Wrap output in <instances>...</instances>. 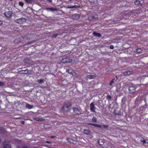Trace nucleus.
<instances>
[{
	"instance_id": "f257e3e1",
	"label": "nucleus",
	"mask_w": 148,
	"mask_h": 148,
	"mask_svg": "<svg viewBox=\"0 0 148 148\" xmlns=\"http://www.w3.org/2000/svg\"><path fill=\"white\" fill-rule=\"evenodd\" d=\"M71 106L70 102H68L64 104L62 108V110L63 112H68Z\"/></svg>"
},
{
	"instance_id": "f03ea898",
	"label": "nucleus",
	"mask_w": 148,
	"mask_h": 148,
	"mask_svg": "<svg viewBox=\"0 0 148 148\" xmlns=\"http://www.w3.org/2000/svg\"><path fill=\"white\" fill-rule=\"evenodd\" d=\"M72 109L74 115H79L82 113V110L79 107L77 108L73 107Z\"/></svg>"
},
{
	"instance_id": "7ed1b4c3",
	"label": "nucleus",
	"mask_w": 148,
	"mask_h": 148,
	"mask_svg": "<svg viewBox=\"0 0 148 148\" xmlns=\"http://www.w3.org/2000/svg\"><path fill=\"white\" fill-rule=\"evenodd\" d=\"M141 10L138 9L136 10H132V11H126V14H128L129 16H130L131 14H134L135 16L140 13Z\"/></svg>"
},
{
	"instance_id": "20e7f679",
	"label": "nucleus",
	"mask_w": 148,
	"mask_h": 148,
	"mask_svg": "<svg viewBox=\"0 0 148 148\" xmlns=\"http://www.w3.org/2000/svg\"><path fill=\"white\" fill-rule=\"evenodd\" d=\"M3 148H12L10 143L6 141V140L3 141Z\"/></svg>"
},
{
	"instance_id": "39448f33",
	"label": "nucleus",
	"mask_w": 148,
	"mask_h": 148,
	"mask_svg": "<svg viewBox=\"0 0 148 148\" xmlns=\"http://www.w3.org/2000/svg\"><path fill=\"white\" fill-rule=\"evenodd\" d=\"M26 19L24 18H21L15 20V21L19 24H22L26 21Z\"/></svg>"
},
{
	"instance_id": "423d86ee",
	"label": "nucleus",
	"mask_w": 148,
	"mask_h": 148,
	"mask_svg": "<svg viewBox=\"0 0 148 148\" xmlns=\"http://www.w3.org/2000/svg\"><path fill=\"white\" fill-rule=\"evenodd\" d=\"M90 111L93 112H95V110L96 109L95 107L94 103L92 102L91 103L90 105Z\"/></svg>"
},
{
	"instance_id": "0eeeda50",
	"label": "nucleus",
	"mask_w": 148,
	"mask_h": 148,
	"mask_svg": "<svg viewBox=\"0 0 148 148\" xmlns=\"http://www.w3.org/2000/svg\"><path fill=\"white\" fill-rule=\"evenodd\" d=\"M128 89L130 93H133L135 92L136 88L133 85H132L129 86Z\"/></svg>"
},
{
	"instance_id": "6e6552de",
	"label": "nucleus",
	"mask_w": 148,
	"mask_h": 148,
	"mask_svg": "<svg viewBox=\"0 0 148 148\" xmlns=\"http://www.w3.org/2000/svg\"><path fill=\"white\" fill-rule=\"evenodd\" d=\"M4 15L8 18H10L11 17L12 12L10 11L5 12L4 13Z\"/></svg>"
},
{
	"instance_id": "1a4fd4ad",
	"label": "nucleus",
	"mask_w": 148,
	"mask_h": 148,
	"mask_svg": "<svg viewBox=\"0 0 148 148\" xmlns=\"http://www.w3.org/2000/svg\"><path fill=\"white\" fill-rule=\"evenodd\" d=\"M61 62L63 63H68L70 62V60L68 58H63L61 60Z\"/></svg>"
},
{
	"instance_id": "9d476101",
	"label": "nucleus",
	"mask_w": 148,
	"mask_h": 148,
	"mask_svg": "<svg viewBox=\"0 0 148 148\" xmlns=\"http://www.w3.org/2000/svg\"><path fill=\"white\" fill-rule=\"evenodd\" d=\"M71 18L74 20H77L80 18V16L78 14H74L72 15Z\"/></svg>"
},
{
	"instance_id": "9b49d317",
	"label": "nucleus",
	"mask_w": 148,
	"mask_h": 148,
	"mask_svg": "<svg viewBox=\"0 0 148 148\" xmlns=\"http://www.w3.org/2000/svg\"><path fill=\"white\" fill-rule=\"evenodd\" d=\"M144 2L143 0H136L134 1V3L136 5L140 4L141 5Z\"/></svg>"
},
{
	"instance_id": "f8f14e48",
	"label": "nucleus",
	"mask_w": 148,
	"mask_h": 148,
	"mask_svg": "<svg viewBox=\"0 0 148 148\" xmlns=\"http://www.w3.org/2000/svg\"><path fill=\"white\" fill-rule=\"evenodd\" d=\"M88 125H91L92 126H94L95 127H99V128H101V125H99L97 124H95V123H88Z\"/></svg>"
},
{
	"instance_id": "ddd939ff",
	"label": "nucleus",
	"mask_w": 148,
	"mask_h": 148,
	"mask_svg": "<svg viewBox=\"0 0 148 148\" xmlns=\"http://www.w3.org/2000/svg\"><path fill=\"white\" fill-rule=\"evenodd\" d=\"M92 34L94 36L99 38H100L101 36V35L100 33H97L95 32H93Z\"/></svg>"
},
{
	"instance_id": "4468645a",
	"label": "nucleus",
	"mask_w": 148,
	"mask_h": 148,
	"mask_svg": "<svg viewBox=\"0 0 148 148\" xmlns=\"http://www.w3.org/2000/svg\"><path fill=\"white\" fill-rule=\"evenodd\" d=\"M25 107L26 108H27L29 109H31L33 108L32 105L27 103H26Z\"/></svg>"
},
{
	"instance_id": "2eb2a0df",
	"label": "nucleus",
	"mask_w": 148,
	"mask_h": 148,
	"mask_svg": "<svg viewBox=\"0 0 148 148\" xmlns=\"http://www.w3.org/2000/svg\"><path fill=\"white\" fill-rule=\"evenodd\" d=\"M32 36V34H29L25 35L24 36V38L26 40H29Z\"/></svg>"
},
{
	"instance_id": "dca6fc26",
	"label": "nucleus",
	"mask_w": 148,
	"mask_h": 148,
	"mask_svg": "<svg viewBox=\"0 0 148 148\" xmlns=\"http://www.w3.org/2000/svg\"><path fill=\"white\" fill-rule=\"evenodd\" d=\"M132 73V71L130 70H127L126 71H124L123 73V74L124 75H130Z\"/></svg>"
},
{
	"instance_id": "f3484780",
	"label": "nucleus",
	"mask_w": 148,
	"mask_h": 148,
	"mask_svg": "<svg viewBox=\"0 0 148 148\" xmlns=\"http://www.w3.org/2000/svg\"><path fill=\"white\" fill-rule=\"evenodd\" d=\"M143 51V50L140 48H138L136 49L134 51L135 53H141Z\"/></svg>"
},
{
	"instance_id": "a211bd4d",
	"label": "nucleus",
	"mask_w": 148,
	"mask_h": 148,
	"mask_svg": "<svg viewBox=\"0 0 148 148\" xmlns=\"http://www.w3.org/2000/svg\"><path fill=\"white\" fill-rule=\"evenodd\" d=\"M83 133L86 135H88L90 134L91 132L89 130L84 129V130Z\"/></svg>"
},
{
	"instance_id": "6ab92c4d",
	"label": "nucleus",
	"mask_w": 148,
	"mask_h": 148,
	"mask_svg": "<svg viewBox=\"0 0 148 148\" xmlns=\"http://www.w3.org/2000/svg\"><path fill=\"white\" fill-rule=\"evenodd\" d=\"M47 10L49 11H51L53 12L56 10V8H53V7H51L50 8H47Z\"/></svg>"
},
{
	"instance_id": "aec40b11",
	"label": "nucleus",
	"mask_w": 148,
	"mask_h": 148,
	"mask_svg": "<svg viewBox=\"0 0 148 148\" xmlns=\"http://www.w3.org/2000/svg\"><path fill=\"white\" fill-rule=\"evenodd\" d=\"M94 75H87L86 77V78L87 79H91L94 78Z\"/></svg>"
},
{
	"instance_id": "412c9836",
	"label": "nucleus",
	"mask_w": 148,
	"mask_h": 148,
	"mask_svg": "<svg viewBox=\"0 0 148 148\" xmlns=\"http://www.w3.org/2000/svg\"><path fill=\"white\" fill-rule=\"evenodd\" d=\"M140 140L141 141V142H143V144H145V143H148V142H146L145 139L143 138V137H141L140 138Z\"/></svg>"
},
{
	"instance_id": "4be33fe9",
	"label": "nucleus",
	"mask_w": 148,
	"mask_h": 148,
	"mask_svg": "<svg viewBox=\"0 0 148 148\" xmlns=\"http://www.w3.org/2000/svg\"><path fill=\"white\" fill-rule=\"evenodd\" d=\"M78 6L76 5H75L74 6H67L66 7V8H67L68 9H71V8H77Z\"/></svg>"
},
{
	"instance_id": "5701e85b",
	"label": "nucleus",
	"mask_w": 148,
	"mask_h": 148,
	"mask_svg": "<svg viewBox=\"0 0 148 148\" xmlns=\"http://www.w3.org/2000/svg\"><path fill=\"white\" fill-rule=\"evenodd\" d=\"M33 119L37 121H41L42 120V119L41 118L39 117H34L33 118Z\"/></svg>"
},
{
	"instance_id": "b1692460",
	"label": "nucleus",
	"mask_w": 148,
	"mask_h": 148,
	"mask_svg": "<svg viewBox=\"0 0 148 148\" xmlns=\"http://www.w3.org/2000/svg\"><path fill=\"white\" fill-rule=\"evenodd\" d=\"M97 118L95 116L93 117L92 119V121L93 122H97Z\"/></svg>"
},
{
	"instance_id": "393cba45",
	"label": "nucleus",
	"mask_w": 148,
	"mask_h": 148,
	"mask_svg": "<svg viewBox=\"0 0 148 148\" xmlns=\"http://www.w3.org/2000/svg\"><path fill=\"white\" fill-rule=\"evenodd\" d=\"M37 82L39 84L43 83L44 82V80L42 79H38L37 80Z\"/></svg>"
},
{
	"instance_id": "a878e982",
	"label": "nucleus",
	"mask_w": 148,
	"mask_h": 148,
	"mask_svg": "<svg viewBox=\"0 0 148 148\" xmlns=\"http://www.w3.org/2000/svg\"><path fill=\"white\" fill-rule=\"evenodd\" d=\"M115 79L113 78L112 79L111 81H110V84H109L110 86H111L112 85V84L114 83Z\"/></svg>"
},
{
	"instance_id": "bb28decb",
	"label": "nucleus",
	"mask_w": 148,
	"mask_h": 148,
	"mask_svg": "<svg viewBox=\"0 0 148 148\" xmlns=\"http://www.w3.org/2000/svg\"><path fill=\"white\" fill-rule=\"evenodd\" d=\"M23 71V72L22 73L24 74H27L29 73V70L27 69H26L24 71Z\"/></svg>"
},
{
	"instance_id": "cd10ccee",
	"label": "nucleus",
	"mask_w": 148,
	"mask_h": 148,
	"mask_svg": "<svg viewBox=\"0 0 148 148\" xmlns=\"http://www.w3.org/2000/svg\"><path fill=\"white\" fill-rule=\"evenodd\" d=\"M59 35V34H58V33L53 34L52 36V38H56Z\"/></svg>"
},
{
	"instance_id": "c85d7f7f",
	"label": "nucleus",
	"mask_w": 148,
	"mask_h": 148,
	"mask_svg": "<svg viewBox=\"0 0 148 148\" xmlns=\"http://www.w3.org/2000/svg\"><path fill=\"white\" fill-rule=\"evenodd\" d=\"M95 18L94 17V16H89L88 18V19L89 20H91L92 19Z\"/></svg>"
},
{
	"instance_id": "c756f323",
	"label": "nucleus",
	"mask_w": 148,
	"mask_h": 148,
	"mask_svg": "<svg viewBox=\"0 0 148 148\" xmlns=\"http://www.w3.org/2000/svg\"><path fill=\"white\" fill-rule=\"evenodd\" d=\"M88 1L91 3H94L97 1V0H88Z\"/></svg>"
},
{
	"instance_id": "7c9ffc66",
	"label": "nucleus",
	"mask_w": 148,
	"mask_h": 148,
	"mask_svg": "<svg viewBox=\"0 0 148 148\" xmlns=\"http://www.w3.org/2000/svg\"><path fill=\"white\" fill-rule=\"evenodd\" d=\"M112 98V97L109 95H108L107 96V99L109 100L110 99H111Z\"/></svg>"
},
{
	"instance_id": "2f4dec72",
	"label": "nucleus",
	"mask_w": 148,
	"mask_h": 148,
	"mask_svg": "<svg viewBox=\"0 0 148 148\" xmlns=\"http://www.w3.org/2000/svg\"><path fill=\"white\" fill-rule=\"evenodd\" d=\"M19 5L20 6L23 7V5H24V3L23 2H22V1H21L19 3Z\"/></svg>"
},
{
	"instance_id": "473e14b6",
	"label": "nucleus",
	"mask_w": 148,
	"mask_h": 148,
	"mask_svg": "<svg viewBox=\"0 0 148 148\" xmlns=\"http://www.w3.org/2000/svg\"><path fill=\"white\" fill-rule=\"evenodd\" d=\"M73 71L71 69H69L68 70V72L69 73H72L73 72Z\"/></svg>"
},
{
	"instance_id": "72a5a7b5",
	"label": "nucleus",
	"mask_w": 148,
	"mask_h": 148,
	"mask_svg": "<svg viewBox=\"0 0 148 148\" xmlns=\"http://www.w3.org/2000/svg\"><path fill=\"white\" fill-rule=\"evenodd\" d=\"M102 126L105 129L108 128V126L107 125H103Z\"/></svg>"
},
{
	"instance_id": "f704fd0d",
	"label": "nucleus",
	"mask_w": 148,
	"mask_h": 148,
	"mask_svg": "<svg viewBox=\"0 0 148 148\" xmlns=\"http://www.w3.org/2000/svg\"><path fill=\"white\" fill-rule=\"evenodd\" d=\"M29 61V59L28 58H27L26 59H25L24 62L25 63H28L27 62H28Z\"/></svg>"
},
{
	"instance_id": "c9c22d12",
	"label": "nucleus",
	"mask_w": 148,
	"mask_h": 148,
	"mask_svg": "<svg viewBox=\"0 0 148 148\" xmlns=\"http://www.w3.org/2000/svg\"><path fill=\"white\" fill-rule=\"evenodd\" d=\"M4 85V84L1 82L0 81V86H3Z\"/></svg>"
},
{
	"instance_id": "e433bc0d",
	"label": "nucleus",
	"mask_w": 148,
	"mask_h": 148,
	"mask_svg": "<svg viewBox=\"0 0 148 148\" xmlns=\"http://www.w3.org/2000/svg\"><path fill=\"white\" fill-rule=\"evenodd\" d=\"M114 113L115 114V116L116 115H121V113H116V111H115L114 112Z\"/></svg>"
},
{
	"instance_id": "4c0bfd02",
	"label": "nucleus",
	"mask_w": 148,
	"mask_h": 148,
	"mask_svg": "<svg viewBox=\"0 0 148 148\" xmlns=\"http://www.w3.org/2000/svg\"><path fill=\"white\" fill-rule=\"evenodd\" d=\"M110 48L111 49H114V47L113 45H111L110 46Z\"/></svg>"
},
{
	"instance_id": "58836bf2",
	"label": "nucleus",
	"mask_w": 148,
	"mask_h": 148,
	"mask_svg": "<svg viewBox=\"0 0 148 148\" xmlns=\"http://www.w3.org/2000/svg\"><path fill=\"white\" fill-rule=\"evenodd\" d=\"M27 3H30L31 2L32 0H25Z\"/></svg>"
},
{
	"instance_id": "ea45409f",
	"label": "nucleus",
	"mask_w": 148,
	"mask_h": 148,
	"mask_svg": "<svg viewBox=\"0 0 148 148\" xmlns=\"http://www.w3.org/2000/svg\"><path fill=\"white\" fill-rule=\"evenodd\" d=\"M21 122L22 124H24L25 123V122L24 121H21Z\"/></svg>"
},
{
	"instance_id": "a19ab883",
	"label": "nucleus",
	"mask_w": 148,
	"mask_h": 148,
	"mask_svg": "<svg viewBox=\"0 0 148 148\" xmlns=\"http://www.w3.org/2000/svg\"><path fill=\"white\" fill-rule=\"evenodd\" d=\"M22 148H31L30 147L27 146H24Z\"/></svg>"
},
{
	"instance_id": "79ce46f5",
	"label": "nucleus",
	"mask_w": 148,
	"mask_h": 148,
	"mask_svg": "<svg viewBox=\"0 0 148 148\" xmlns=\"http://www.w3.org/2000/svg\"><path fill=\"white\" fill-rule=\"evenodd\" d=\"M55 137V136H49V138H53Z\"/></svg>"
},
{
	"instance_id": "37998d69",
	"label": "nucleus",
	"mask_w": 148,
	"mask_h": 148,
	"mask_svg": "<svg viewBox=\"0 0 148 148\" xmlns=\"http://www.w3.org/2000/svg\"><path fill=\"white\" fill-rule=\"evenodd\" d=\"M3 23L1 21H0V25H1Z\"/></svg>"
},
{
	"instance_id": "c03bdc74",
	"label": "nucleus",
	"mask_w": 148,
	"mask_h": 148,
	"mask_svg": "<svg viewBox=\"0 0 148 148\" xmlns=\"http://www.w3.org/2000/svg\"><path fill=\"white\" fill-rule=\"evenodd\" d=\"M47 1L50 2H51V3L52 2V0H47Z\"/></svg>"
},
{
	"instance_id": "a18cd8bd",
	"label": "nucleus",
	"mask_w": 148,
	"mask_h": 148,
	"mask_svg": "<svg viewBox=\"0 0 148 148\" xmlns=\"http://www.w3.org/2000/svg\"><path fill=\"white\" fill-rule=\"evenodd\" d=\"M46 143H51L49 141H47Z\"/></svg>"
},
{
	"instance_id": "49530a36",
	"label": "nucleus",
	"mask_w": 148,
	"mask_h": 148,
	"mask_svg": "<svg viewBox=\"0 0 148 148\" xmlns=\"http://www.w3.org/2000/svg\"><path fill=\"white\" fill-rule=\"evenodd\" d=\"M1 138H0V143H1Z\"/></svg>"
},
{
	"instance_id": "de8ad7c7",
	"label": "nucleus",
	"mask_w": 148,
	"mask_h": 148,
	"mask_svg": "<svg viewBox=\"0 0 148 148\" xmlns=\"http://www.w3.org/2000/svg\"><path fill=\"white\" fill-rule=\"evenodd\" d=\"M9 1H12V0H9Z\"/></svg>"
},
{
	"instance_id": "09e8293b",
	"label": "nucleus",
	"mask_w": 148,
	"mask_h": 148,
	"mask_svg": "<svg viewBox=\"0 0 148 148\" xmlns=\"http://www.w3.org/2000/svg\"><path fill=\"white\" fill-rule=\"evenodd\" d=\"M0 109H1V106H0Z\"/></svg>"
},
{
	"instance_id": "8fccbe9b",
	"label": "nucleus",
	"mask_w": 148,
	"mask_h": 148,
	"mask_svg": "<svg viewBox=\"0 0 148 148\" xmlns=\"http://www.w3.org/2000/svg\"><path fill=\"white\" fill-rule=\"evenodd\" d=\"M32 42H31L30 43H32Z\"/></svg>"
},
{
	"instance_id": "3c124183",
	"label": "nucleus",
	"mask_w": 148,
	"mask_h": 148,
	"mask_svg": "<svg viewBox=\"0 0 148 148\" xmlns=\"http://www.w3.org/2000/svg\"><path fill=\"white\" fill-rule=\"evenodd\" d=\"M1 128V127H0V129Z\"/></svg>"
},
{
	"instance_id": "603ef678",
	"label": "nucleus",
	"mask_w": 148,
	"mask_h": 148,
	"mask_svg": "<svg viewBox=\"0 0 148 148\" xmlns=\"http://www.w3.org/2000/svg\"><path fill=\"white\" fill-rule=\"evenodd\" d=\"M5 1H6V0H5Z\"/></svg>"
}]
</instances>
